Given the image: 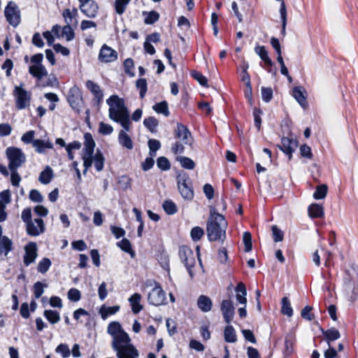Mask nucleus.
<instances>
[{"mask_svg": "<svg viewBox=\"0 0 358 358\" xmlns=\"http://www.w3.org/2000/svg\"><path fill=\"white\" fill-rule=\"evenodd\" d=\"M84 152L87 155H93L94 148H95V141L92 136V134L89 132H87L84 134Z\"/></svg>", "mask_w": 358, "mask_h": 358, "instance_id": "27", "label": "nucleus"}, {"mask_svg": "<svg viewBox=\"0 0 358 358\" xmlns=\"http://www.w3.org/2000/svg\"><path fill=\"white\" fill-rule=\"evenodd\" d=\"M128 114L129 110L127 106L122 107L118 106V108H109V117L115 122H117L121 118L124 117Z\"/></svg>", "mask_w": 358, "mask_h": 358, "instance_id": "22", "label": "nucleus"}, {"mask_svg": "<svg viewBox=\"0 0 358 358\" xmlns=\"http://www.w3.org/2000/svg\"><path fill=\"white\" fill-rule=\"evenodd\" d=\"M198 308L203 313H208L211 310L213 302L210 298L206 295H200L196 302Z\"/></svg>", "mask_w": 358, "mask_h": 358, "instance_id": "26", "label": "nucleus"}, {"mask_svg": "<svg viewBox=\"0 0 358 358\" xmlns=\"http://www.w3.org/2000/svg\"><path fill=\"white\" fill-rule=\"evenodd\" d=\"M262 100L268 103L273 99V90L271 87H262L261 89Z\"/></svg>", "mask_w": 358, "mask_h": 358, "instance_id": "60", "label": "nucleus"}, {"mask_svg": "<svg viewBox=\"0 0 358 358\" xmlns=\"http://www.w3.org/2000/svg\"><path fill=\"white\" fill-rule=\"evenodd\" d=\"M78 14L76 8H73L72 12L69 8H66L62 13L63 17L66 20V24L63 27L62 36H65L66 41H72L75 38V33L71 27L73 18Z\"/></svg>", "mask_w": 358, "mask_h": 358, "instance_id": "10", "label": "nucleus"}, {"mask_svg": "<svg viewBox=\"0 0 358 358\" xmlns=\"http://www.w3.org/2000/svg\"><path fill=\"white\" fill-rule=\"evenodd\" d=\"M107 332L113 337L111 344L128 342L130 338L129 334L122 329L120 323L116 321L108 324Z\"/></svg>", "mask_w": 358, "mask_h": 358, "instance_id": "8", "label": "nucleus"}, {"mask_svg": "<svg viewBox=\"0 0 358 358\" xmlns=\"http://www.w3.org/2000/svg\"><path fill=\"white\" fill-rule=\"evenodd\" d=\"M87 89L93 94L92 103L99 108L103 103V92L100 86L94 81L88 80L85 83Z\"/></svg>", "mask_w": 358, "mask_h": 358, "instance_id": "14", "label": "nucleus"}, {"mask_svg": "<svg viewBox=\"0 0 358 358\" xmlns=\"http://www.w3.org/2000/svg\"><path fill=\"white\" fill-rule=\"evenodd\" d=\"M34 221L37 224L38 227L34 225L32 221L26 224L27 233L31 236H37L45 231L43 220L41 218H36Z\"/></svg>", "mask_w": 358, "mask_h": 358, "instance_id": "20", "label": "nucleus"}, {"mask_svg": "<svg viewBox=\"0 0 358 358\" xmlns=\"http://www.w3.org/2000/svg\"><path fill=\"white\" fill-rule=\"evenodd\" d=\"M217 259L222 264H225L228 261V252L226 248L222 247L218 250Z\"/></svg>", "mask_w": 358, "mask_h": 358, "instance_id": "63", "label": "nucleus"}, {"mask_svg": "<svg viewBox=\"0 0 358 358\" xmlns=\"http://www.w3.org/2000/svg\"><path fill=\"white\" fill-rule=\"evenodd\" d=\"M123 66H124V71L126 74H127L130 77L134 76L135 73L133 71V69L134 68V62L131 58L126 59L124 61Z\"/></svg>", "mask_w": 358, "mask_h": 358, "instance_id": "51", "label": "nucleus"}, {"mask_svg": "<svg viewBox=\"0 0 358 358\" xmlns=\"http://www.w3.org/2000/svg\"><path fill=\"white\" fill-rule=\"evenodd\" d=\"M327 192L328 187L327 185L322 184L317 185L313 194V198L317 200L324 199L327 194Z\"/></svg>", "mask_w": 358, "mask_h": 358, "instance_id": "45", "label": "nucleus"}, {"mask_svg": "<svg viewBox=\"0 0 358 358\" xmlns=\"http://www.w3.org/2000/svg\"><path fill=\"white\" fill-rule=\"evenodd\" d=\"M81 147V143L79 141H74L70 143H69L66 146V150L67 152L68 157L69 159L72 160L74 157L73 155V150H79Z\"/></svg>", "mask_w": 358, "mask_h": 358, "instance_id": "49", "label": "nucleus"}, {"mask_svg": "<svg viewBox=\"0 0 358 358\" xmlns=\"http://www.w3.org/2000/svg\"><path fill=\"white\" fill-rule=\"evenodd\" d=\"M129 1L130 0H115V9L116 13L119 15L123 14Z\"/></svg>", "mask_w": 358, "mask_h": 358, "instance_id": "56", "label": "nucleus"}, {"mask_svg": "<svg viewBox=\"0 0 358 358\" xmlns=\"http://www.w3.org/2000/svg\"><path fill=\"white\" fill-rule=\"evenodd\" d=\"M162 208L167 215H173L178 212V207L176 204L171 199H167L164 201Z\"/></svg>", "mask_w": 358, "mask_h": 358, "instance_id": "42", "label": "nucleus"}, {"mask_svg": "<svg viewBox=\"0 0 358 358\" xmlns=\"http://www.w3.org/2000/svg\"><path fill=\"white\" fill-rule=\"evenodd\" d=\"M52 178L53 171L52 169L49 166H46V168L41 172L38 180L42 184L47 185L51 181Z\"/></svg>", "mask_w": 358, "mask_h": 358, "instance_id": "38", "label": "nucleus"}, {"mask_svg": "<svg viewBox=\"0 0 358 358\" xmlns=\"http://www.w3.org/2000/svg\"><path fill=\"white\" fill-rule=\"evenodd\" d=\"M117 59V52L106 44H103L99 51V60L101 62L110 63Z\"/></svg>", "mask_w": 358, "mask_h": 358, "instance_id": "16", "label": "nucleus"}, {"mask_svg": "<svg viewBox=\"0 0 358 358\" xmlns=\"http://www.w3.org/2000/svg\"><path fill=\"white\" fill-rule=\"evenodd\" d=\"M320 330L324 337L325 341L329 345H331V342L338 339L341 337L339 331L335 327H331L327 330H324L323 328L320 327Z\"/></svg>", "mask_w": 358, "mask_h": 358, "instance_id": "24", "label": "nucleus"}, {"mask_svg": "<svg viewBox=\"0 0 358 358\" xmlns=\"http://www.w3.org/2000/svg\"><path fill=\"white\" fill-rule=\"evenodd\" d=\"M273 238L275 242L282 241L284 238V233L276 225H273L271 228Z\"/></svg>", "mask_w": 358, "mask_h": 358, "instance_id": "61", "label": "nucleus"}, {"mask_svg": "<svg viewBox=\"0 0 358 358\" xmlns=\"http://www.w3.org/2000/svg\"><path fill=\"white\" fill-rule=\"evenodd\" d=\"M255 52L259 56L261 59L264 62L265 67H268L267 71L269 73H273L274 75L276 73V69L273 68V63L268 55V52L264 45H258L255 48Z\"/></svg>", "mask_w": 358, "mask_h": 358, "instance_id": "19", "label": "nucleus"}, {"mask_svg": "<svg viewBox=\"0 0 358 358\" xmlns=\"http://www.w3.org/2000/svg\"><path fill=\"white\" fill-rule=\"evenodd\" d=\"M308 215L312 219L322 218L324 215V208L318 203H312L308 208Z\"/></svg>", "mask_w": 358, "mask_h": 358, "instance_id": "28", "label": "nucleus"}, {"mask_svg": "<svg viewBox=\"0 0 358 358\" xmlns=\"http://www.w3.org/2000/svg\"><path fill=\"white\" fill-rule=\"evenodd\" d=\"M281 313L288 317L293 315V309L287 297L284 296L281 300Z\"/></svg>", "mask_w": 358, "mask_h": 358, "instance_id": "44", "label": "nucleus"}, {"mask_svg": "<svg viewBox=\"0 0 358 358\" xmlns=\"http://www.w3.org/2000/svg\"><path fill=\"white\" fill-rule=\"evenodd\" d=\"M178 257L185 266L190 278L193 279L195 275L194 267L196 265V257L193 250L188 245H180L178 248Z\"/></svg>", "mask_w": 358, "mask_h": 358, "instance_id": "3", "label": "nucleus"}, {"mask_svg": "<svg viewBox=\"0 0 358 358\" xmlns=\"http://www.w3.org/2000/svg\"><path fill=\"white\" fill-rule=\"evenodd\" d=\"M24 264L26 266L34 263L37 257V245L34 242H29L24 247Z\"/></svg>", "mask_w": 358, "mask_h": 358, "instance_id": "17", "label": "nucleus"}, {"mask_svg": "<svg viewBox=\"0 0 358 358\" xmlns=\"http://www.w3.org/2000/svg\"><path fill=\"white\" fill-rule=\"evenodd\" d=\"M149 155L151 157L156 156V152L160 149L161 143L159 140L151 138L148 140Z\"/></svg>", "mask_w": 358, "mask_h": 358, "instance_id": "47", "label": "nucleus"}, {"mask_svg": "<svg viewBox=\"0 0 358 358\" xmlns=\"http://www.w3.org/2000/svg\"><path fill=\"white\" fill-rule=\"evenodd\" d=\"M43 316L52 324H55L59 322L60 315L59 313L54 310H45L43 312Z\"/></svg>", "mask_w": 358, "mask_h": 358, "instance_id": "35", "label": "nucleus"}, {"mask_svg": "<svg viewBox=\"0 0 358 358\" xmlns=\"http://www.w3.org/2000/svg\"><path fill=\"white\" fill-rule=\"evenodd\" d=\"M117 184L123 191H126L131 188L132 179L127 175H123L118 178Z\"/></svg>", "mask_w": 358, "mask_h": 358, "instance_id": "43", "label": "nucleus"}, {"mask_svg": "<svg viewBox=\"0 0 358 358\" xmlns=\"http://www.w3.org/2000/svg\"><path fill=\"white\" fill-rule=\"evenodd\" d=\"M119 143L128 150H131L134 148L133 141L131 137L123 130H121L118 134Z\"/></svg>", "mask_w": 358, "mask_h": 358, "instance_id": "31", "label": "nucleus"}, {"mask_svg": "<svg viewBox=\"0 0 358 358\" xmlns=\"http://www.w3.org/2000/svg\"><path fill=\"white\" fill-rule=\"evenodd\" d=\"M80 11L89 18H94L99 13V5L94 0H87L80 3Z\"/></svg>", "mask_w": 358, "mask_h": 358, "instance_id": "15", "label": "nucleus"}, {"mask_svg": "<svg viewBox=\"0 0 358 358\" xmlns=\"http://www.w3.org/2000/svg\"><path fill=\"white\" fill-rule=\"evenodd\" d=\"M13 94L15 97V107L17 110H23L29 106L31 94L22 87V84L20 86H15Z\"/></svg>", "mask_w": 358, "mask_h": 358, "instance_id": "9", "label": "nucleus"}, {"mask_svg": "<svg viewBox=\"0 0 358 358\" xmlns=\"http://www.w3.org/2000/svg\"><path fill=\"white\" fill-rule=\"evenodd\" d=\"M13 250V244L11 239L6 236H3V238H0V258L2 256L6 257Z\"/></svg>", "mask_w": 358, "mask_h": 358, "instance_id": "25", "label": "nucleus"}, {"mask_svg": "<svg viewBox=\"0 0 358 358\" xmlns=\"http://www.w3.org/2000/svg\"><path fill=\"white\" fill-rule=\"evenodd\" d=\"M120 309V306L117 305L113 306H106L103 305L99 310V313L101 318L106 320L109 315H115Z\"/></svg>", "mask_w": 358, "mask_h": 358, "instance_id": "32", "label": "nucleus"}, {"mask_svg": "<svg viewBox=\"0 0 358 358\" xmlns=\"http://www.w3.org/2000/svg\"><path fill=\"white\" fill-rule=\"evenodd\" d=\"M67 294L68 299L73 302L78 301L81 298L80 292L76 288H71Z\"/></svg>", "mask_w": 358, "mask_h": 358, "instance_id": "62", "label": "nucleus"}, {"mask_svg": "<svg viewBox=\"0 0 358 358\" xmlns=\"http://www.w3.org/2000/svg\"><path fill=\"white\" fill-rule=\"evenodd\" d=\"M300 155L302 157H305L310 160L313 159V154L311 148L307 144H303L300 146Z\"/></svg>", "mask_w": 358, "mask_h": 358, "instance_id": "59", "label": "nucleus"}, {"mask_svg": "<svg viewBox=\"0 0 358 358\" xmlns=\"http://www.w3.org/2000/svg\"><path fill=\"white\" fill-rule=\"evenodd\" d=\"M157 167L162 171H168L171 169V163L166 157H159L157 159Z\"/></svg>", "mask_w": 358, "mask_h": 358, "instance_id": "54", "label": "nucleus"}, {"mask_svg": "<svg viewBox=\"0 0 358 358\" xmlns=\"http://www.w3.org/2000/svg\"><path fill=\"white\" fill-rule=\"evenodd\" d=\"M55 351L60 353L63 358L69 357L71 355L69 346L66 344L61 343L57 348Z\"/></svg>", "mask_w": 358, "mask_h": 358, "instance_id": "64", "label": "nucleus"}, {"mask_svg": "<svg viewBox=\"0 0 358 358\" xmlns=\"http://www.w3.org/2000/svg\"><path fill=\"white\" fill-rule=\"evenodd\" d=\"M191 76L203 87H208V79L201 72L192 70L190 72Z\"/></svg>", "mask_w": 358, "mask_h": 358, "instance_id": "48", "label": "nucleus"}, {"mask_svg": "<svg viewBox=\"0 0 358 358\" xmlns=\"http://www.w3.org/2000/svg\"><path fill=\"white\" fill-rule=\"evenodd\" d=\"M4 15L7 22L13 27H16L20 22V12L16 3L9 1L4 10Z\"/></svg>", "mask_w": 358, "mask_h": 358, "instance_id": "13", "label": "nucleus"}, {"mask_svg": "<svg viewBox=\"0 0 358 358\" xmlns=\"http://www.w3.org/2000/svg\"><path fill=\"white\" fill-rule=\"evenodd\" d=\"M112 348L116 352L117 358H138L139 356L138 350L131 343V338L128 342L111 344Z\"/></svg>", "mask_w": 358, "mask_h": 358, "instance_id": "5", "label": "nucleus"}, {"mask_svg": "<svg viewBox=\"0 0 358 358\" xmlns=\"http://www.w3.org/2000/svg\"><path fill=\"white\" fill-rule=\"evenodd\" d=\"M152 109L159 114H162L165 117H169L170 112L169 110V105L166 101H162L159 103H155L152 106Z\"/></svg>", "mask_w": 358, "mask_h": 358, "instance_id": "36", "label": "nucleus"}, {"mask_svg": "<svg viewBox=\"0 0 358 358\" xmlns=\"http://www.w3.org/2000/svg\"><path fill=\"white\" fill-rule=\"evenodd\" d=\"M66 99L74 112L80 113L84 104V100L82 91L78 86L74 85L69 89Z\"/></svg>", "mask_w": 358, "mask_h": 358, "instance_id": "7", "label": "nucleus"}, {"mask_svg": "<svg viewBox=\"0 0 358 358\" xmlns=\"http://www.w3.org/2000/svg\"><path fill=\"white\" fill-rule=\"evenodd\" d=\"M173 136L176 139L180 140L176 141L171 144V150L174 155H181L185 152V145L192 147L194 138L188 129V127L178 122L176 127L173 130Z\"/></svg>", "mask_w": 358, "mask_h": 358, "instance_id": "2", "label": "nucleus"}, {"mask_svg": "<svg viewBox=\"0 0 358 358\" xmlns=\"http://www.w3.org/2000/svg\"><path fill=\"white\" fill-rule=\"evenodd\" d=\"M47 285L38 281L34 284L33 289L35 299L40 298L44 292V287Z\"/></svg>", "mask_w": 358, "mask_h": 358, "instance_id": "58", "label": "nucleus"}, {"mask_svg": "<svg viewBox=\"0 0 358 358\" xmlns=\"http://www.w3.org/2000/svg\"><path fill=\"white\" fill-rule=\"evenodd\" d=\"M136 87L139 90L141 99H144L148 91V83L145 78H139L136 81Z\"/></svg>", "mask_w": 358, "mask_h": 358, "instance_id": "46", "label": "nucleus"}, {"mask_svg": "<svg viewBox=\"0 0 358 358\" xmlns=\"http://www.w3.org/2000/svg\"><path fill=\"white\" fill-rule=\"evenodd\" d=\"M117 246L122 251L128 253L133 258L135 257V251L132 249L131 243L127 238H122L117 243Z\"/></svg>", "mask_w": 358, "mask_h": 358, "instance_id": "33", "label": "nucleus"}, {"mask_svg": "<svg viewBox=\"0 0 358 358\" xmlns=\"http://www.w3.org/2000/svg\"><path fill=\"white\" fill-rule=\"evenodd\" d=\"M143 124L149 131H150L152 134H155L157 132V128L159 125V121L154 116H150L144 119Z\"/></svg>", "mask_w": 358, "mask_h": 358, "instance_id": "34", "label": "nucleus"}, {"mask_svg": "<svg viewBox=\"0 0 358 358\" xmlns=\"http://www.w3.org/2000/svg\"><path fill=\"white\" fill-rule=\"evenodd\" d=\"M227 222L224 215L217 212L215 207H210V215L206 224L207 236L210 242L222 241L226 239Z\"/></svg>", "mask_w": 358, "mask_h": 358, "instance_id": "1", "label": "nucleus"}, {"mask_svg": "<svg viewBox=\"0 0 358 358\" xmlns=\"http://www.w3.org/2000/svg\"><path fill=\"white\" fill-rule=\"evenodd\" d=\"M224 320L226 323L230 324L234 318L235 308L231 300L224 299L220 305Z\"/></svg>", "mask_w": 358, "mask_h": 358, "instance_id": "18", "label": "nucleus"}, {"mask_svg": "<svg viewBox=\"0 0 358 358\" xmlns=\"http://www.w3.org/2000/svg\"><path fill=\"white\" fill-rule=\"evenodd\" d=\"M51 261L47 257L43 258L38 264L37 269L39 273H45L51 266Z\"/></svg>", "mask_w": 358, "mask_h": 358, "instance_id": "52", "label": "nucleus"}, {"mask_svg": "<svg viewBox=\"0 0 358 358\" xmlns=\"http://www.w3.org/2000/svg\"><path fill=\"white\" fill-rule=\"evenodd\" d=\"M243 241L245 245V252H248L252 250V235L249 231H245L243 236Z\"/></svg>", "mask_w": 358, "mask_h": 358, "instance_id": "57", "label": "nucleus"}, {"mask_svg": "<svg viewBox=\"0 0 358 358\" xmlns=\"http://www.w3.org/2000/svg\"><path fill=\"white\" fill-rule=\"evenodd\" d=\"M29 73L37 80H41L43 77L48 76V71L43 64L29 66Z\"/></svg>", "mask_w": 358, "mask_h": 358, "instance_id": "23", "label": "nucleus"}, {"mask_svg": "<svg viewBox=\"0 0 358 358\" xmlns=\"http://www.w3.org/2000/svg\"><path fill=\"white\" fill-rule=\"evenodd\" d=\"M280 14L282 22L281 34L285 36L286 34L287 26V8L284 3L282 5V8H280Z\"/></svg>", "mask_w": 358, "mask_h": 358, "instance_id": "50", "label": "nucleus"}, {"mask_svg": "<svg viewBox=\"0 0 358 358\" xmlns=\"http://www.w3.org/2000/svg\"><path fill=\"white\" fill-rule=\"evenodd\" d=\"M224 341L227 343H235L237 341L236 334L231 325H227L224 331Z\"/></svg>", "mask_w": 358, "mask_h": 358, "instance_id": "37", "label": "nucleus"}, {"mask_svg": "<svg viewBox=\"0 0 358 358\" xmlns=\"http://www.w3.org/2000/svg\"><path fill=\"white\" fill-rule=\"evenodd\" d=\"M298 146L299 141L297 139L293 138L292 134L288 136L282 137L280 145H278V148L287 156L289 160L292 159L293 152Z\"/></svg>", "mask_w": 358, "mask_h": 358, "instance_id": "11", "label": "nucleus"}, {"mask_svg": "<svg viewBox=\"0 0 358 358\" xmlns=\"http://www.w3.org/2000/svg\"><path fill=\"white\" fill-rule=\"evenodd\" d=\"M190 235L193 241L196 242L203 236L204 230L200 227H194L192 229Z\"/></svg>", "mask_w": 358, "mask_h": 358, "instance_id": "55", "label": "nucleus"}, {"mask_svg": "<svg viewBox=\"0 0 358 358\" xmlns=\"http://www.w3.org/2000/svg\"><path fill=\"white\" fill-rule=\"evenodd\" d=\"M176 160L180 162V166L186 169L192 170L195 168L194 162L189 157L184 156H178Z\"/></svg>", "mask_w": 358, "mask_h": 358, "instance_id": "40", "label": "nucleus"}, {"mask_svg": "<svg viewBox=\"0 0 358 358\" xmlns=\"http://www.w3.org/2000/svg\"><path fill=\"white\" fill-rule=\"evenodd\" d=\"M306 94V90L302 86H296L292 90V96L303 108L308 106Z\"/></svg>", "mask_w": 358, "mask_h": 358, "instance_id": "21", "label": "nucleus"}, {"mask_svg": "<svg viewBox=\"0 0 358 358\" xmlns=\"http://www.w3.org/2000/svg\"><path fill=\"white\" fill-rule=\"evenodd\" d=\"M107 104L110 106L109 108H118V106L122 107H125L124 100L122 98H120L117 95L113 94L111 95L107 100Z\"/></svg>", "mask_w": 358, "mask_h": 358, "instance_id": "39", "label": "nucleus"}, {"mask_svg": "<svg viewBox=\"0 0 358 358\" xmlns=\"http://www.w3.org/2000/svg\"><path fill=\"white\" fill-rule=\"evenodd\" d=\"M177 184L178 190L184 199L191 201L194 199L192 181L187 173H182L177 176Z\"/></svg>", "mask_w": 358, "mask_h": 358, "instance_id": "4", "label": "nucleus"}, {"mask_svg": "<svg viewBox=\"0 0 358 358\" xmlns=\"http://www.w3.org/2000/svg\"><path fill=\"white\" fill-rule=\"evenodd\" d=\"M155 287L148 294V301L150 304L159 306L164 303L166 293L159 282H155Z\"/></svg>", "mask_w": 358, "mask_h": 358, "instance_id": "12", "label": "nucleus"}, {"mask_svg": "<svg viewBox=\"0 0 358 358\" xmlns=\"http://www.w3.org/2000/svg\"><path fill=\"white\" fill-rule=\"evenodd\" d=\"M34 147L38 153H44L45 149H52L53 145L50 141H45L41 139H35L34 141Z\"/></svg>", "mask_w": 358, "mask_h": 358, "instance_id": "30", "label": "nucleus"}, {"mask_svg": "<svg viewBox=\"0 0 358 358\" xmlns=\"http://www.w3.org/2000/svg\"><path fill=\"white\" fill-rule=\"evenodd\" d=\"M93 160L94 162V166L97 171H101L103 170L104 166V157L102 152L97 150L94 156L93 157Z\"/></svg>", "mask_w": 358, "mask_h": 358, "instance_id": "41", "label": "nucleus"}, {"mask_svg": "<svg viewBox=\"0 0 358 358\" xmlns=\"http://www.w3.org/2000/svg\"><path fill=\"white\" fill-rule=\"evenodd\" d=\"M141 295L138 293H134L129 298V301L134 314L138 313L142 309L143 306L141 304Z\"/></svg>", "mask_w": 358, "mask_h": 358, "instance_id": "29", "label": "nucleus"}, {"mask_svg": "<svg viewBox=\"0 0 358 358\" xmlns=\"http://www.w3.org/2000/svg\"><path fill=\"white\" fill-rule=\"evenodd\" d=\"M159 14L155 10H152L148 13L147 16L144 19V22L146 24H153L159 19Z\"/></svg>", "mask_w": 358, "mask_h": 358, "instance_id": "53", "label": "nucleus"}, {"mask_svg": "<svg viewBox=\"0 0 358 358\" xmlns=\"http://www.w3.org/2000/svg\"><path fill=\"white\" fill-rule=\"evenodd\" d=\"M8 159V169H17L26 161V156L20 148L17 147H8L6 150Z\"/></svg>", "mask_w": 358, "mask_h": 358, "instance_id": "6", "label": "nucleus"}]
</instances>
